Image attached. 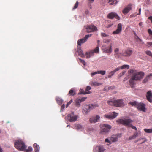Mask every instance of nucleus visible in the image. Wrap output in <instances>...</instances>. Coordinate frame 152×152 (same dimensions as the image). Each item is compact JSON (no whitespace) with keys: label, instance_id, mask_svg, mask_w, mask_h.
<instances>
[{"label":"nucleus","instance_id":"nucleus-62","mask_svg":"<svg viewBox=\"0 0 152 152\" xmlns=\"http://www.w3.org/2000/svg\"><path fill=\"white\" fill-rule=\"evenodd\" d=\"M0 152H2V150L1 148H0Z\"/></svg>","mask_w":152,"mask_h":152},{"label":"nucleus","instance_id":"nucleus-19","mask_svg":"<svg viewBox=\"0 0 152 152\" xmlns=\"http://www.w3.org/2000/svg\"><path fill=\"white\" fill-rule=\"evenodd\" d=\"M100 119V117L98 115H97L96 117H93L90 119V121L91 123H96L99 121Z\"/></svg>","mask_w":152,"mask_h":152},{"label":"nucleus","instance_id":"nucleus-52","mask_svg":"<svg viewBox=\"0 0 152 152\" xmlns=\"http://www.w3.org/2000/svg\"><path fill=\"white\" fill-rule=\"evenodd\" d=\"M113 25V24H108L107 25V26H106V28H109L110 27H111Z\"/></svg>","mask_w":152,"mask_h":152},{"label":"nucleus","instance_id":"nucleus-8","mask_svg":"<svg viewBox=\"0 0 152 152\" xmlns=\"http://www.w3.org/2000/svg\"><path fill=\"white\" fill-rule=\"evenodd\" d=\"M107 17L109 19H113L114 18L118 20L120 19V17L115 12H111L109 13L107 15Z\"/></svg>","mask_w":152,"mask_h":152},{"label":"nucleus","instance_id":"nucleus-43","mask_svg":"<svg viewBox=\"0 0 152 152\" xmlns=\"http://www.w3.org/2000/svg\"><path fill=\"white\" fill-rule=\"evenodd\" d=\"M80 102L79 99H77L76 101V106H79L80 105Z\"/></svg>","mask_w":152,"mask_h":152},{"label":"nucleus","instance_id":"nucleus-21","mask_svg":"<svg viewBox=\"0 0 152 152\" xmlns=\"http://www.w3.org/2000/svg\"><path fill=\"white\" fill-rule=\"evenodd\" d=\"M90 84L91 86H97L102 85V83H98L96 81H91L90 82Z\"/></svg>","mask_w":152,"mask_h":152},{"label":"nucleus","instance_id":"nucleus-2","mask_svg":"<svg viewBox=\"0 0 152 152\" xmlns=\"http://www.w3.org/2000/svg\"><path fill=\"white\" fill-rule=\"evenodd\" d=\"M133 121V120L130 119H118L116 121V122L119 123H120L124 125H126L129 127H131L132 129L137 130V128L135 126L132 125L131 124V123Z\"/></svg>","mask_w":152,"mask_h":152},{"label":"nucleus","instance_id":"nucleus-26","mask_svg":"<svg viewBox=\"0 0 152 152\" xmlns=\"http://www.w3.org/2000/svg\"><path fill=\"white\" fill-rule=\"evenodd\" d=\"M56 100L57 102V103L59 105L62 104L63 102V100L60 97H57L56 98Z\"/></svg>","mask_w":152,"mask_h":152},{"label":"nucleus","instance_id":"nucleus-4","mask_svg":"<svg viewBox=\"0 0 152 152\" xmlns=\"http://www.w3.org/2000/svg\"><path fill=\"white\" fill-rule=\"evenodd\" d=\"M15 147L20 151H24L26 148L24 142L21 140H16L14 143Z\"/></svg>","mask_w":152,"mask_h":152},{"label":"nucleus","instance_id":"nucleus-39","mask_svg":"<svg viewBox=\"0 0 152 152\" xmlns=\"http://www.w3.org/2000/svg\"><path fill=\"white\" fill-rule=\"evenodd\" d=\"M33 149L32 147L31 146L28 147V148L26 149V152H30L32 151Z\"/></svg>","mask_w":152,"mask_h":152},{"label":"nucleus","instance_id":"nucleus-50","mask_svg":"<svg viewBox=\"0 0 152 152\" xmlns=\"http://www.w3.org/2000/svg\"><path fill=\"white\" fill-rule=\"evenodd\" d=\"M98 74V72H97V71L91 73V75L92 77H93L94 75H95L96 74Z\"/></svg>","mask_w":152,"mask_h":152},{"label":"nucleus","instance_id":"nucleus-51","mask_svg":"<svg viewBox=\"0 0 152 152\" xmlns=\"http://www.w3.org/2000/svg\"><path fill=\"white\" fill-rule=\"evenodd\" d=\"M72 100H71L69 102H68L66 105V107H67L72 102Z\"/></svg>","mask_w":152,"mask_h":152},{"label":"nucleus","instance_id":"nucleus-22","mask_svg":"<svg viewBox=\"0 0 152 152\" xmlns=\"http://www.w3.org/2000/svg\"><path fill=\"white\" fill-rule=\"evenodd\" d=\"M94 53V51L92 50H91L89 53L86 52L85 53V55L86 56V57L87 58H89L91 56H93Z\"/></svg>","mask_w":152,"mask_h":152},{"label":"nucleus","instance_id":"nucleus-56","mask_svg":"<svg viewBox=\"0 0 152 152\" xmlns=\"http://www.w3.org/2000/svg\"><path fill=\"white\" fill-rule=\"evenodd\" d=\"M94 0H88L90 3H92L93 2Z\"/></svg>","mask_w":152,"mask_h":152},{"label":"nucleus","instance_id":"nucleus-10","mask_svg":"<svg viewBox=\"0 0 152 152\" xmlns=\"http://www.w3.org/2000/svg\"><path fill=\"white\" fill-rule=\"evenodd\" d=\"M118 115V114L115 112H113L110 115H105L104 117L110 119H113L115 118Z\"/></svg>","mask_w":152,"mask_h":152},{"label":"nucleus","instance_id":"nucleus-53","mask_svg":"<svg viewBox=\"0 0 152 152\" xmlns=\"http://www.w3.org/2000/svg\"><path fill=\"white\" fill-rule=\"evenodd\" d=\"M115 87L114 86H110L108 87V89L109 90L111 89V90H113L114 89Z\"/></svg>","mask_w":152,"mask_h":152},{"label":"nucleus","instance_id":"nucleus-25","mask_svg":"<svg viewBox=\"0 0 152 152\" xmlns=\"http://www.w3.org/2000/svg\"><path fill=\"white\" fill-rule=\"evenodd\" d=\"M78 55L82 57H85V55L83 53H82V50L80 48V47L79 48V50H78Z\"/></svg>","mask_w":152,"mask_h":152},{"label":"nucleus","instance_id":"nucleus-32","mask_svg":"<svg viewBox=\"0 0 152 152\" xmlns=\"http://www.w3.org/2000/svg\"><path fill=\"white\" fill-rule=\"evenodd\" d=\"M138 136V133L137 132H136L135 133H134L133 136L130 137H129V139L130 140H131L132 139H134Z\"/></svg>","mask_w":152,"mask_h":152},{"label":"nucleus","instance_id":"nucleus-38","mask_svg":"<svg viewBox=\"0 0 152 152\" xmlns=\"http://www.w3.org/2000/svg\"><path fill=\"white\" fill-rule=\"evenodd\" d=\"M98 74H100L102 75H104L106 73V71H102V70H100V71H97Z\"/></svg>","mask_w":152,"mask_h":152},{"label":"nucleus","instance_id":"nucleus-40","mask_svg":"<svg viewBox=\"0 0 152 152\" xmlns=\"http://www.w3.org/2000/svg\"><path fill=\"white\" fill-rule=\"evenodd\" d=\"M76 129H80L82 128V126L80 124H77L76 125Z\"/></svg>","mask_w":152,"mask_h":152},{"label":"nucleus","instance_id":"nucleus-44","mask_svg":"<svg viewBox=\"0 0 152 152\" xmlns=\"http://www.w3.org/2000/svg\"><path fill=\"white\" fill-rule=\"evenodd\" d=\"M79 60L80 62H81L84 65H86V63L85 62V61L83 60H82L81 59H79Z\"/></svg>","mask_w":152,"mask_h":152},{"label":"nucleus","instance_id":"nucleus-29","mask_svg":"<svg viewBox=\"0 0 152 152\" xmlns=\"http://www.w3.org/2000/svg\"><path fill=\"white\" fill-rule=\"evenodd\" d=\"M80 94H89L91 93L90 91L86 92V91H85L83 89H80Z\"/></svg>","mask_w":152,"mask_h":152},{"label":"nucleus","instance_id":"nucleus-61","mask_svg":"<svg viewBox=\"0 0 152 152\" xmlns=\"http://www.w3.org/2000/svg\"><path fill=\"white\" fill-rule=\"evenodd\" d=\"M100 42V41L99 40H98L97 41V42H98V45H99V42Z\"/></svg>","mask_w":152,"mask_h":152},{"label":"nucleus","instance_id":"nucleus-64","mask_svg":"<svg viewBox=\"0 0 152 152\" xmlns=\"http://www.w3.org/2000/svg\"><path fill=\"white\" fill-rule=\"evenodd\" d=\"M69 125H67V127H69Z\"/></svg>","mask_w":152,"mask_h":152},{"label":"nucleus","instance_id":"nucleus-49","mask_svg":"<svg viewBox=\"0 0 152 152\" xmlns=\"http://www.w3.org/2000/svg\"><path fill=\"white\" fill-rule=\"evenodd\" d=\"M149 78V80H151L152 79V73H150L149 75H147Z\"/></svg>","mask_w":152,"mask_h":152},{"label":"nucleus","instance_id":"nucleus-41","mask_svg":"<svg viewBox=\"0 0 152 152\" xmlns=\"http://www.w3.org/2000/svg\"><path fill=\"white\" fill-rule=\"evenodd\" d=\"M145 53L148 55L152 57V53L150 51H145Z\"/></svg>","mask_w":152,"mask_h":152},{"label":"nucleus","instance_id":"nucleus-47","mask_svg":"<svg viewBox=\"0 0 152 152\" xmlns=\"http://www.w3.org/2000/svg\"><path fill=\"white\" fill-rule=\"evenodd\" d=\"M91 89V87L90 86H87L86 89V92H88V91L90 90Z\"/></svg>","mask_w":152,"mask_h":152},{"label":"nucleus","instance_id":"nucleus-9","mask_svg":"<svg viewBox=\"0 0 152 152\" xmlns=\"http://www.w3.org/2000/svg\"><path fill=\"white\" fill-rule=\"evenodd\" d=\"M91 34L86 35L82 39H80L78 41V44L80 46L81 44L84 43L85 42H86L88 38L91 37Z\"/></svg>","mask_w":152,"mask_h":152},{"label":"nucleus","instance_id":"nucleus-17","mask_svg":"<svg viewBox=\"0 0 152 152\" xmlns=\"http://www.w3.org/2000/svg\"><path fill=\"white\" fill-rule=\"evenodd\" d=\"M147 100L150 102H152V92L149 91L146 93V95Z\"/></svg>","mask_w":152,"mask_h":152},{"label":"nucleus","instance_id":"nucleus-58","mask_svg":"<svg viewBox=\"0 0 152 152\" xmlns=\"http://www.w3.org/2000/svg\"><path fill=\"white\" fill-rule=\"evenodd\" d=\"M65 107V105L64 104H63L61 106V108L64 109Z\"/></svg>","mask_w":152,"mask_h":152},{"label":"nucleus","instance_id":"nucleus-37","mask_svg":"<svg viewBox=\"0 0 152 152\" xmlns=\"http://www.w3.org/2000/svg\"><path fill=\"white\" fill-rule=\"evenodd\" d=\"M149 80V78L148 77V76L147 75L146 77L144 79V80L142 81V83H146V82H147L148 80Z\"/></svg>","mask_w":152,"mask_h":152},{"label":"nucleus","instance_id":"nucleus-36","mask_svg":"<svg viewBox=\"0 0 152 152\" xmlns=\"http://www.w3.org/2000/svg\"><path fill=\"white\" fill-rule=\"evenodd\" d=\"M129 103L132 106H135L136 107L138 103L134 101L129 102Z\"/></svg>","mask_w":152,"mask_h":152},{"label":"nucleus","instance_id":"nucleus-7","mask_svg":"<svg viewBox=\"0 0 152 152\" xmlns=\"http://www.w3.org/2000/svg\"><path fill=\"white\" fill-rule=\"evenodd\" d=\"M88 33H90L96 31L97 28L94 25H87L85 26Z\"/></svg>","mask_w":152,"mask_h":152},{"label":"nucleus","instance_id":"nucleus-18","mask_svg":"<svg viewBox=\"0 0 152 152\" xmlns=\"http://www.w3.org/2000/svg\"><path fill=\"white\" fill-rule=\"evenodd\" d=\"M132 51L131 50H126L122 53V56H129L132 53Z\"/></svg>","mask_w":152,"mask_h":152},{"label":"nucleus","instance_id":"nucleus-3","mask_svg":"<svg viewBox=\"0 0 152 152\" xmlns=\"http://www.w3.org/2000/svg\"><path fill=\"white\" fill-rule=\"evenodd\" d=\"M123 100L122 99L118 100L112 99L107 101V103L109 104L113 105L117 107H122L124 106L123 102Z\"/></svg>","mask_w":152,"mask_h":152},{"label":"nucleus","instance_id":"nucleus-5","mask_svg":"<svg viewBox=\"0 0 152 152\" xmlns=\"http://www.w3.org/2000/svg\"><path fill=\"white\" fill-rule=\"evenodd\" d=\"M79 117L78 115H75L74 113L72 112L67 115L66 119L70 122H73L76 121Z\"/></svg>","mask_w":152,"mask_h":152},{"label":"nucleus","instance_id":"nucleus-57","mask_svg":"<svg viewBox=\"0 0 152 152\" xmlns=\"http://www.w3.org/2000/svg\"><path fill=\"white\" fill-rule=\"evenodd\" d=\"M137 39L139 40V41L140 42H141L142 40L140 38L137 36Z\"/></svg>","mask_w":152,"mask_h":152},{"label":"nucleus","instance_id":"nucleus-16","mask_svg":"<svg viewBox=\"0 0 152 152\" xmlns=\"http://www.w3.org/2000/svg\"><path fill=\"white\" fill-rule=\"evenodd\" d=\"M105 150L102 146H97L93 150V151L94 152H104Z\"/></svg>","mask_w":152,"mask_h":152},{"label":"nucleus","instance_id":"nucleus-35","mask_svg":"<svg viewBox=\"0 0 152 152\" xmlns=\"http://www.w3.org/2000/svg\"><path fill=\"white\" fill-rule=\"evenodd\" d=\"M144 130L145 132L147 133H152V129H144Z\"/></svg>","mask_w":152,"mask_h":152},{"label":"nucleus","instance_id":"nucleus-59","mask_svg":"<svg viewBox=\"0 0 152 152\" xmlns=\"http://www.w3.org/2000/svg\"><path fill=\"white\" fill-rule=\"evenodd\" d=\"M142 25V22H140L139 23V25L140 26H141Z\"/></svg>","mask_w":152,"mask_h":152},{"label":"nucleus","instance_id":"nucleus-13","mask_svg":"<svg viewBox=\"0 0 152 152\" xmlns=\"http://www.w3.org/2000/svg\"><path fill=\"white\" fill-rule=\"evenodd\" d=\"M136 107L140 111H142L143 112L145 111V105L144 104L142 103H138Z\"/></svg>","mask_w":152,"mask_h":152},{"label":"nucleus","instance_id":"nucleus-6","mask_svg":"<svg viewBox=\"0 0 152 152\" xmlns=\"http://www.w3.org/2000/svg\"><path fill=\"white\" fill-rule=\"evenodd\" d=\"M101 49L104 53L110 54L112 51V44H110L108 47H107L106 45H103Z\"/></svg>","mask_w":152,"mask_h":152},{"label":"nucleus","instance_id":"nucleus-30","mask_svg":"<svg viewBox=\"0 0 152 152\" xmlns=\"http://www.w3.org/2000/svg\"><path fill=\"white\" fill-rule=\"evenodd\" d=\"M129 65H123L121 66L120 67H118L117 68H119L120 69H126V68L127 69H129Z\"/></svg>","mask_w":152,"mask_h":152},{"label":"nucleus","instance_id":"nucleus-24","mask_svg":"<svg viewBox=\"0 0 152 152\" xmlns=\"http://www.w3.org/2000/svg\"><path fill=\"white\" fill-rule=\"evenodd\" d=\"M33 147L35 152H39L40 148L38 145L36 143H34L33 145Z\"/></svg>","mask_w":152,"mask_h":152},{"label":"nucleus","instance_id":"nucleus-31","mask_svg":"<svg viewBox=\"0 0 152 152\" xmlns=\"http://www.w3.org/2000/svg\"><path fill=\"white\" fill-rule=\"evenodd\" d=\"M109 3H110V4L111 5H113L114 4H116L117 3L118 1L117 0H109L108 2Z\"/></svg>","mask_w":152,"mask_h":152},{"label":"nucleus","instance_id":"nucleus-55","mask_svg":"<svg viewBox=\"0 0 152 152\" xmlns=\"http://www.w3.org/2000/svg\"><path fill=\"white\" fill-rule=\"evenodd\" d=\"M147 44L148 45L152 46V42H149L147 43Z\"/></svg>","mask_w":152,"mask_h":152},{"label":"nucleus","instance_id":"nucleus-46","mask_svg":"<svg viewBox=\"0 0 152 152\" xmlns=\"http://www.w3.org/2000/svg\"><path fill=\"white\" fill-rule=\"evenodd\" d=\"M86 99V97H82L80 99H79L80 102H82L85 101Z\"/></svg>","mask_w":152,"mask_h":152},{"label":"nucleus","instance_id":"nucleus-60","mask_svg":"<svg viewBox=\"0 0 152 152\" xmlns=\"http://www.w3.org/2000/svg\"><path fill=\"white\" fill-rule=\"evenodd\" d=\"M141 11V8H140L139 10V13L138 14V15H140V14Z\"/></svg>","mask_w":152,"mask_h":152},{"label":"nucleus","instance_id":"nucleus-42","mask_svg":"<svg viewBox=\"0 0 152 152\" xmlns=\"http://www.w3.org/2000/svg\"><path fill=\"white\" fill-rule=\"evenodd\" d=\"M78 4H79L78 2V1H77L75 3V5L74 7L73 8V9L74 10V9L77 8L78 7Z\"/></svg>","mask_w":152,"mask_h":152},{"label":"nucleus","instance_id":"nucleus-23","mask_svg":"<svg viewBox=\"0 0 152 152\" xmlns=\"http://www.w3.org/2000/svg\"><path fill=\"white\" fill-rule=\"evenodd\" d=\"M118 135H113L110 137V140L112 142H115L117 141Z\"/></svg>","mask_w":152,"mask_h":152},{"label":"nucleus","instance_id":"nucleus-45","mask_svg":"<svg viewBox=\"0 0 152 152\" xmlns=\"http://www.w3.org/2000/svg\"><path fill=\"white\" fill-rule=\"evenodd\" d=\"M110 41V39H104L103 40V42L105 43H109Z\"/></svg>","mask_w":152,"mask_h":152},{"label":"nucleus","instance_id":"nucleus-54","mask_svg":"<svg viewBox=\"0 0 152 152\" xmlns=\"http://www.w3.org/2000/svg\"><path fill=\"white\" fill-rule=\"evenodd\" d=\"M105 142H108L109 143H110V140L107 138L105 140Z\"/></svg>","mask_w":152,"mask_h":152},{"label":"nucleus","instance_id":"nucleus-11","mask_svg":"<svg viewBox=\"0 0 152 152\" xmlns=\"http://www.w3.org/2000/svg\"><path fill=\"white\" fill-rule=\"evenodd\" d=\"M102 126L103 128L102 129L101 132H107L111 128V126L110 125L107 124H102Z\"/></svg>","mask_w":152,"mask_h":152},{"label":"nucleus","instance_id":"nucleus-1","mask_svg":"<svg viewBox=\"0 0 152 152\" xmlns=\"http://www.w3.org/2000/svg\"><path fill=\"white\" fill-rule=\"evenodd\" d=\"M132 75L131 78L129 80V83L131 87H133L135 83V80H140L144 76V74L142 72H138L135 69H131L129 71Z\"/></svg>","mask_w":152,"mask_h":152},{"label":"nucleus","instance_id":"nucleus-28","mask_svg":"<svg viewBox=\"0 0 152 152\" xmlns=\"http://www.w3.org/2000/svg\"><path fill=\"white\" fill-rule=\"evenodd\" d=\"M69 94L71 96H74L75 95L76 93L73 88H72L69 91L68 95Z\"/></svg>","mask_w":152,"mask_h":152},{"label":"nucleus","instance_id":"nucleus-14","mask_svg":"<svg viewBox=\"0 0 152 152\" xmlns=\"http://www.w3.org/2000/svg\"><path fill=\"white\" fill-rule=\"evenodd\" d=\"M122 25L121 24L119 23L118 25L117 29L113 32V34L114 35L119 34L122 31Z\"/></svg>","mask_w":152,"mask_h":152},{"label":"nucleus","instance_id":"nucleus-34","mask_svg":"<svg viewBox=\"0 0 152 152\" xmlns=\"http://www.w3.org/2000/svg\"><path fill=\"white\" fill-rule=\"evenodd\" d=\"M91 110H92L95 108L96 107H98V105L97 104H90Z\"/></svg>","mask_w":152,"mask_h":152},{"label":"nucleus","instance_id":"nucleus-15","mask_svg":"<svg viewBox=\"0 0 152 152\" xmlns=\"http://www.w3.org/2000/svg\"><path fill=\"white\" fill-rule=\"evenodd\" d=\"M114 55L116 58H118L120 57L121 56H122V53L119 52V50L118 48H115L114 50Z\"/></svg>","mask_w":152,"mask_h":152},{"label":"nucleus","instance_id":"nucleus-63","mask_svg":"<svg viewBox=\"0 0 152 152\" xmlns=\"http://www.w3.org/2000/svg\"><path fill=\"white\" fill-rule=\"evenodd\" d=\"M135 36H136V39H137V35L136 34H135Z\"/></svg>","mask_w":152,"mask_h":152},{"label":"nucleus","instance_id":"nucleus-33","mask_svg":"<svg viewBox=\"0 0 152 152\" xmlns=\"http://www.w3.org/2000/svg\"><path fill=\"white\" fill-rule=\"evenodd\" d=\"M99 45H97V47L95 48L94 49L92 50L94 53H98L99 52Z\"/></svg>","mask_w":152,"mask_h":152},{"label":"nucleus","instance_id":"nucleus-48","mask_svg":"<svg viewBox=\"0 0 152 152\" xmlns=\"http://www.w3.org/2000/svg\"><path fill=\"white\" fill-rule=\"evenodd\" d=\"M101 35L102 37H107L108 36V35L103 33H101Z\"/></svg>","mask_w":152,"mask_h":152},{"label":"nucleus","instance_id":"nucleus-12","mask_svg":"<svg viewBox=\"0 0 152 152\" xmlns=\"http://www.w3.org/2000/svg\"><path fill=\"white\" fill-rule=\"evenodd\" d=\"M132 4H129L122 11L123 14L124 15H126L127 14L132 10Z\"/></svg>","mask_w":152,"mask_h":152},{"label":"nucleus","instance_id":"nucleus-27","mask_svg":"<svg viewBox=\"0 0 152 152\" xmlns=\"http://www.w3.org/2000/svg\"><path fill=\"white\" fill-rule=\"evenodd\" d=\"M83 110L85 111L86 112H89L90 110H91L90 104L88 105H86L83 108Z\"/></svg>","mask_w":152,"mask_h":152},{"label":"nucleus","instance_id":"nucleus-20","mask_svg":"<svg viewBox=\"0 0 152 152\" xmlns=\"http://www.w3.org/2000/svg\"><path fill=\"white\" fill-rule=\"evenodd\" d=\"M120 69L119 68H117L114 70L110 72L108 76V77L109 78H111V77L113 76L114 74L115 73L116 71H118Z\"/></svg>","mask_w":152,"mask_h":152}]
</instances>
